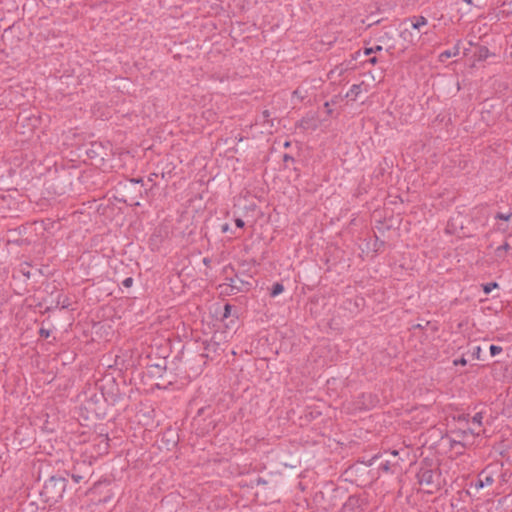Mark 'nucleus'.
Here are the masks:
<instances>
[{
	"mask_svg": "<svg viewBox=\"0 0 512 512\" xmlns=\"http://www.w3.org/2000/svg\"><path fill=\"white\" fill-rule=\"evenodd\" d=\"M68 479L63 475H53L45 481L40 497L49 506L58 503L65 493Z\"/></svg>",
	"mask_w": 512,
	"mask_h": 512,
	"instance_id": "obj_1",
	"label": "nucleus"
},
{
	"mask_svg": "<svg viewBox=\"0 0 512 512\" xmlns=\"http://www.w3.org/2000/svg\"><path fill=\"white\" fill-rule=\"evenodd\" d=\"M416 478L420 485H426L432 488L428 493H432L433 489L440 488L441 471L439 468L433 467L430 461L424 460L420 463Z\"/></svg>",
	"mask_w": 512,
	"mask_h": 512,
	"instance_id": "obj_2",
	"label": "nucleus"
},
{
	"mask_svg": "<svg viewBox=\"0 0 512 512\" xmlns=\"http://www.w3.org/2000/svg\"><path fill=\"white\" fill-rule=\"evenodd\" d=\"M99 389L103 392L104 401H106L108 405L114 406L124 399L125 394L120 391L114 378L103 383Z\"/></svg>",
	"mask_w": 512,
	"mask_h": 512,
	"instance_id": "obj_3",
	"label": "nucleus"
},
{
	"mask_svg": "<svg viewBox=\"0 0 512 512\" xmlns=\"http://www.w3.org/2000/svg\"><path fill=\"white\" fill-rule=\"evenodd\" d=\"M64 474L66 478L70 477L76 484L87 483L92 475L91 465L82 461L74 465L70 470H64Z\"/></svg>",
	"mask_w": 512,
	"mask_h": 512,
	"instance_id": "obj_4",
	"label": "nucleus"
},
{
	"mask_svg": "<svg viewBox=\"0 0 512 512\" xmlns=\"http://www.w3.org/2000/svg\"><path fill=\"white\" fill-rule=\"evenodd\" d=\"M105 403L102 391L93 393L86 400L87 409L92 410L99 419H103L106 415Z\"/></svg>",
	"mask_w": 512,
	"mask_h": 512,
	"instance_id": "obj_5",
	"label": "nucleus"
},
{
	"mask_svg": "<svg viewBox=\"0 0 512 512\" xmlns=\"http://www.w3.org/2000/svg\"><path fill=\"white\" fill-rule=\"evenodd\" d=\"M319 125L320 120L318 118L317 112L309 111L305 116L297 121L296 128H299L302 131H315Z\"/></svg>",
	"mask_w": 512,
	"mask_h": 512,
	"instance_id": "obj_6",
	"label": "nucleus"
},
{
	"mask_svg": "<svg viewBox=\"0 0 512 512\" xmlns=\"http://www.w3.org/2000/svg\"><path fill=\"white\" fill-rule=\"evenodd\" d=\"M352 92V87H350L344 95L342 93H339L337 95H334L329 101H326L324 106L327 108V114L331 115L334 111V108H331V106L335 107V109L342 108L344 106L348 105L347 97Z\"/></svg>",
	"mask_w": 512,
	"mask_h": 512,
	"instance_id": "obj_7",
	"label": "nucleus"
},
{
	"mask_svg": "<svg viewBox=\"0 0 512 512\" xmlns=\"http://www.w3.org/2000/svg\"><path fill=\"white\" fill-rule=\"evenodd\" d=\"M494 483L493 474L489 472V467L483 469L479 474L477 480L471 484V488H474L476 492L483 489L486 486H490Z\"/></svg>",
	"mask_w": 512,
	"mask_h": 512,
	"instance_id": "obj_8",
	"label": "nucleus"
},
{
	"mask_svg": "<svg viewBox=\"0 0 512 512\" xmlns=\"http://www.w3.org/2000/svg\"><path fill=\"white\" fill-rule=\"evenodd\" d=\"M229 280V286L231 287L232 291L242 292V291H249L252 287V283L249 281H245L238 276L236 278H230Z\"/></svg>",
	"mask_w": 512,
	"mask_h": 512,
	"instance_id": "obj_9",
	"label": "nucleus"
},
{
	"mask_svg": "<svg viewBox=\"0 0 512 512\" xmlns=\"http://www.w3.org/2000/svg\"><path fill=\"white\" fill-rule=\"evenodd\" d=\"M148 366L151 369L150 372L152 376L162 378L167 370L166 358H161L158 362L149 364Z\"/></svg>",
	"mask_w": 512,
	"mask_h": 512,
	"instance_id": "obj_10",
	"label": "nucleus"
},
{
	"mask_svg": "<svg viewBox=\"0 0 512 512\" xmlns=\"http://www.w3.org/2000/svg\"><path fill=\"white\" fill-rule=\"evenodd\" d=\"M410 22L411 28L420 30L421 27L426 26L428 21L424 16H412L404 20L403 24Z\"/></svg>",
	"mask_w": 512,
	"mask_h": 512,
	"instance_id": "obj_11",
	"label": "nucleus"
},
{
	"mask_svg": "<svg viewBox=\"0 0 512 512\" xmlns=\"http://www.w3.org/2000/svg\"><path fill=\"white\" fill-rule=\"evenodd\" d=\"M203 345V348L207 353H202L199 355L202 359L209 357V353H217L218 350L220 349V344L213 340L204 341Z\"/></svg>",
	"mask_w": 512,
	"mask_h": 512,
	"instance_id": "obj_12",
	"label": "nucleus"
},
{
	"mask_svg": "<svg viewBox=\"0 0 512 512\" xmlns=\"http://www.w3.org/2000/svg\"><path fill=\"white\" fill-rule=\"evenodd\" d=\"M491 55L486 46H479L475 51V57L478 61H484Z\"/></svg>",
	"mask_w": 512,
	"mask_h": 512,
	"instance_id": "obj_13",
	"label": "nucleus"
},
{
	"mask_svg": "<svg viewBox=\"0 0 512 512\" xmlns=\"http://www.w3.org/2000/svg\"><path fill=\"white\" fill-rule=\"evenodd\" d=\"M233 308H234V306L229 304V303H226L224 305L223 312H222V315H221L222 321H225L226 319L230 318L231 316H235L236 318H238L237 315L232 314Z\"/></svg>",
	"mask_w": 512,
	"mask_h": 512,
	"instance_id": "obj_14",
	"label": "nucleus"
},
{
	"mask_svg": "<svg viewBox=\"0 0 512 512\" xmlns=\"http://www.w3.org/2000/svg\"><path fill=\"white\" fill-rule=\"evenodd\" d=\"M284 291V285L281 282H275L270 289V296L276 297Z\"/></svg>",
	"mask_w": 512,
	"mask_h": 512,
	"instance_id": "obj_15",
	"label": "nucleus"
},
{
	"mask_svg": "<svg viewBox=\"0 0 512 512\" xmlns=\"http://www.w3.org/2000/svg\"><path fill=\"white\" fill-rule=\"evenodd\" d=\"M459 54V47L455 46L453 50H445L440 54V60L451 58L453 56H457Z\"/></svg>",
	"mask_w": 512,
	"mask_h": 512,
	"instance_id": "obj_16",
	"label": "nucleus"
},
{
	"mask_svg": "<svg viewBox=\"0 0 512 512\" xmlns=\"http://www.w3.org/2000/svg\"><path fill=\"white\" fill-rule=\"evenodd\" d=\"M57 305H60L62 309H67L71 305L70 299L63 294H59L57 296Z\"/></svg>",
	"mask_w": 512,
	"mask_h": 512,
	"instance_id": "obj_17",
	"label": "nucleus"
},
{
	"mask_svg": "<svg viewBox=\"0 0 512 512\" xmlns=\"http://www.w3.org/2000/svg\"><path fill=\"white\" fill-rule=\"evenodd\" d=\"M400 37L407 43L414 42V35L408 28H405L400 32Z\"/></svg>",
	"mask_w": 512,
	"mask_h": 512,
	"instance_id": "obj_18",
	"label": "nucleus"
},
{
	"mask_svg": "<svg viewBox=\"0 0 512 512\" xmlns=\"http://www.w3.org/2000/svg\"><path fill=\"white\" fill-rule=\"evenodd\" d=\"M482 420H483V413L482 412H477L471 419V423L473 425H476L478 427H481L482 426Z\"/></svg>",
	"mask_w": 512,
	"mask_h": 512,
	"instance_id": "obj_19",
	"label": "nucleus"
},
{
	"mask_svg": "<svg viewBox=\"0 0 512 512\" xmlns=\"http://www.w3.org/2000/svg\"><path fill=\"white\" fill-rule=\"evenodd\" d=\"M512 217V213L509 212V213H502V212H498L496 213L495 215V219L496 220H503V221H509Z\"/></svg>",
	"mask_w": 512,
	"mask_h": 512,
	"instance_id": "obj_20",
	"label": "nucleus"
},
{
	"mask_svg": "<svg viewBox=\"0 0 512 512\" xmlns=\"http://www.w3.org/2000/svg\"><path fill=\"white\" fill-rule=\"evenodd\" d=\"M491 356H496L502 352V347L492 344L489 348Z\"/></svg>",
	"mask_w": 512,
	"mask_h": 512,
	"instance_id": "obj_21",
	"label": "nucleus"
},
{
	"mask_svg": "<svg viewBox=\"0 0 512 512\" xmlns=\"http://www.w3.org/2000/svg\"><path fill=\"white\" fill-rule=\"evenodd\" d=\"M498 284L496 282H490L484 285L483 290L486 294H489L494 288H497Z\"/></svg>",
	"mask_w": 512,
	"mask_h": 512,
	"instance_id": "obj_22",
	"label": "nucleus"
},
{
	"mask_svg": "<svg viewBox=\"0 0 512 512\" xmlns=\"http://www.w3.org/2000/svg\"><path fill=\"white\" fill-rule=\"evenodd\" d=\"M509 249H510V245L507 242H505L503 245L497 247L495 252H496V255L500 257L501 253L503 251H508Z\"/></svg>",
	"mask_w": 512,
	"mask_h": 512,
	"instance_id": "obj_23",
	"label": "nucleus"
},
{
	"mask_svg": "<svg viewBox=\"0 0 512 512\" xmlns=\"http://www.w3.org/2000/svg\"><path fill=\"white\" fill-rule=\"evenodd\" d=\"M382 50V46L380 45H377L375 46L374 48H366L363 52V55L364 56H369L370 54L376 52V51H381Z\"/></svg>",
	"mask_w": 512,
	"mask_h": 512,
	"instance_id": "obj_24",
	"label": "nucleus"
},
{
	"mask_svg": "<svg viewBox=\"0 0 512 512\" xmlns=\"http://www.w3.org/2000/svg\"><path fill=\"white\" fill-rule=\"evenodd\" d=\"M376 458H377V457H376V455H373L371 458H369V459H367V460H366V459H364V458H363V459H357V462H358V463H361V464H364L365 466H370V465H372V462H373Z\"/></svg>",
	"mask_w": 512,
	"mask_h": 512,
	"instance_id": "obj_25",
	"label": "nucleus"
},
{
	"mask_svg": "<svg viewBox=\"0 0 512 512\" xmlns=\"http://www.w3.org/2000/svg\"><path fill=\"white\" fill-rule=\"evenodd\" d=\"M133 282H134V280H133V278H132V277H127V278H125V279L121 282V285H122L123 287H125V288H130V287H132Z\"/></svg>",
	"mask_w": 512,
	"mask_h": 512,
	"instance_id": "obj_26",
	"label": "nucleus"
},
{
	"mask_svg": "<svg viewBox=\"0 0 512 512\" xmlns=\"http://www.w3.org/2000/svg\"><path fill=\"white\" fill-rule=\"evenodd\" d=\"M453 364H454L455 366H458V365L465 366V365L467 364V360H466L464 357H461V358H459V359H455V360L453 361Z\"/></svg>",
	"mask_w": 512,
	"mask_h": 512,
	"instance_id": "obj_27",
	"label": "nucleus"
},
{
	"mask_svg": "<svg viewBox=\"0 0 512 512\" xmlns=\"http://www.w3.org/2000/svg\"><path fill=\"white\" fill-rule=\"evenodd\" d=\"M50 333L51 331L48 330V329H45V328H41L39 330V335L42 337V338H48L50 336Z\"/></svg>",
	"mask_w": 512,
	"mask_h": 512,
	"instance_id": "obj_28",
	"label": "nucleus"
},
{
	"mask_svg": "<svg viewBox=\"0 0 512 512\" xmlns=\"http://www.w3.org/2000/svg\"><path fill=\"white\" fill-rule=\"evenodd\" d=\"M463 433H464V434H466V433H470V434H471V435H473V436H474V435H477V436H479V435H480V431H476V430H475L474 428H472V427H468V428H467V430H464V431H463Z\"/></svg>",
	"mask_w": 512,
	"mask_h": 512,
	"instance_id": "obj_29",
	"label": "nucleus"
},
{
	"mask_svg": "<svg viewBox=\"0 0 512 512\" xmlns=\"http://www.w3.org/2000/svg\"><path fill=\"white\" fill-rule=\"evenodd\" d=\"M270 111L269 110H264L262 111V119L264 122H268L269 121V118H270Z\"/></svg>",
	"mask_w": 512,
	"mask_h": 512,
	"instance_id": "obj_30",
	"label": "nucleus"
},
{
	"mask_svg": "<svg viewBox=\"0 0 512 512\" xmlns=\"http://www.w3.org/2000/svg\"><path fill=\"white\" fill-rule=\"evenodd\" d=\"M379 467L381 469H383L384 471H389L390 470V462L389 461L381 462Z\"/></svg>",
	"mask_w": 512,
	"mask_h": 512,
	"instance_id": "obj_31",
	"label": "nucleus"
},
{
	"mask_svg": "<svg viewBox=\"0 0 512 512\" xmlns=\"http://www.w3.org/2000/svg\"><path fill=\"white\" fill-rule=\"evenodd\" d=\"M255 483H256L257 486H259V485H266L268 483V481L265 480L262 477H257L256 480H255Z\"/></svg>",
	"mask_w": 512,
	"mask_h": 512,
	"instance_id": "obj_32",
	"label": "nucleus"
},
{
	"mask_svg": "<svg viewBox=\"0 0 512 512\" xmlns=\"http://www.w3.org/2000/svg\"><path fill=\"white\" fill-rule=\"evenodd\" d=\"M283 161H284L285 163H287V162H294V161H295V159H294V157H293V156H291V155H289V154H284V155H283Z\"/></svg>",
	"mask_w": 512,
	"mask_h": 512,
	"instance_id": "obj_33",
	"label": "nucleus"
},
{
	"mask_svg": "<svg viewBox=\"0 0 512 512\" xmlns=\"http://www.w3.org/2000/svg\"><path fill=\"white\" fill-rule=\"evenodd\" d=\"M353 89H354V101H357L358 95L360 93V91H359L360 87L358 85L354 84Z\"/></svg>",
	"mask_w": 512,
	"mask_h": 512,
	"instance_id": "obj_34",
	"label": "nucleus"
},
{
	"mask_svg": "<svg viewBox=\"0 0 512 512\" xmlns=\"http://www.w3.org/2000/svg\"><path fill=\"white\" fill-rule=\"evenodd\" d=\"M235 225L238 228H243L245 226V222L241 218H236L235 219Z\"/></svg>",
	"mask_w": 512,
	"mask_h": 512,
	"instance_id": "obj_35",
	"label": "nucleus"
},
{
	"mask_svg": "<svg viewBox=\"0 0 512 512\" xmlns=\"http://www.w3.org/2000/svg\"><path fill=\"white\" fill-rule=\"evenodd\" d=\"M202 262H203V264H204L205 266L209 267V266H210V264H211V259H210V258H208V257H205V258H203Z\"/></svg>",
	"mask_w": 512,
	"mask_h": 512,
	"instance_id": "obj_36",
	"label": "nucleus"
},
{
	"mask_svg": "<svg viewBox=\"0 0 512 512\" xmlns=\"http://www.w3.org/2000/svg\"><path fill=\"white\" fill-rule=\"evenodd\" d=\"M221 231L223 233H226L229 231V225L227 223L223 224L222 227H221Z\"/></svg>",
	"mask_w": 512,
	"mask_h": 512,
	"instance_id": "obj_37",
	"label": "nucleus"
},
{
	"mask_svg": "<svg viewBox=\"0 0 512 512\" xmlns=\"http://www.w3.org/2000/svg\"><path fill=\"white\" fill-rule=\"evenodd\" d=\"M28 508H30L29 512H35L36 510L35 504L33 502L28 504Z\"/></svg>",
	"mask_w": 512,
	"mask_h": 512,
	"instance_id": "obj_38",
	"label": "nucleus"
},
{
	"mask_svg": "<svg viewBox=\"0 0 512 512\" xmlns=\"http://www.w3.org/2000/svg\"><path fill=\"white\" fill-rule=\"evenodd\" d=\"M293 95H294V96L299 97L300 99H303V98H304V97L301 95V93H300V90H299V89H296V90L293 92Z\"/></svg>",
	"mask_w": 512,
	"mask_h": 512,
	"instance_id": "obj_39",
	"label": "nucleus"
},
{
	"mask_svg": "<svg viewBox=\"0 0 512 512\" xmlns=\"http://www.w3.org/2000/svg\"><path fill=\"white\" fill-rule=\"evenodd\" d=\"M132 183H143V179L142 178H132L130 180Z\"/></svg>",
	"mask_w": 512,
	"mask_h": 512,
	"instance_id": "obj_40",
	"label": "nucleus"
},
{
	"mask_svg": "<svg viewBox=\"0 0 512 512\" xmlns=\"http://www.w3.org/2000/svg\"><path fill=\"white\" fill-rule=\"evenodd\" d=\"M361 56V51H357L354 53L353 59L354 61L358 60V58Z\"/></svg>",
	"mask_w": 512,
	"mask_h": 512,
	"instance_id": "obj_41",
	"label": "nucleus"
},
{
	"mask_svg": "<svg viewBox=\"0 0 512 512\" xmlns=\"http://www.w3.org/2000/svg\"><path fill=\"white\" fill-rule=\"evenodd\" d=\"M62 0H47L49 4H56L58 5Z\"/></svg>",
	"mask_w": 512,
	"mask_h": 512,
	"instance_id": "obj_42",
	"label": "nucleus"
},
{
	"mask_svg": "<svg viewBox=\"0 0 512 512\" xmlns=\"http://www.w3.org/2000/svg\"><path fill=\"white\" fill-rule=\"evenodd\" d=\"M154 177H157V174H155V173L151 174V175L148 177V181H149V182H153Z\"/></svg>",
	"mask_w": 512,
	"mask_h": 512,
	"instance_id": "obj_43",
	"label": "nucleus"
},
{
	"mask_svg": "<svg viewBox=\"0 0 512 512\" xmlns=\"http://www.w3.org/2000/svg\"><path fill=\"white\" fill-rule=\"evenodd\" d=\"M385 37L388 39L392 38V36H390L388 32H384L383 36H381V39H384Z\"/></svg>",
	"mask_w": 512,
	"mask_h": 512,
	"instance_id": "obj_44",
	"label": "nucleus"
},
{
	"mask_svg": "<svg viewBox=\"0 0 512 512\" xmlns=\"http://www.w3.org/2000/svg\"><path fill=\"white\" fill-rule=\"evenodd\" d=\"M465 420L467 423H469V416L468 415H463L462 417L459 418V420Z\"/></svg>",
	"mask_w": 512,
	"mask_h": 512,
	"instance_id": "obj_45",
	"label": "nucleus"
},
{
	"mask_svg": "<svg viewBox=\"0 0 512 512\" xmlns=\"http://www.w3.org/2000/svg\"><path fill=\"white\" fill-rule=\"evenodd\" d=\"M232 324H234V320H233V319H231V320H230V323L225 324V326H226L227 328H231V327H232Z\"/></svg>",
	"mask_w": 512,
	"mask_h": 512,
	"instance_id": "obj_46",
	"label": "nucleus"
},
{
	"mask_svg": "<svg viewBox=\"0 0 512 512\" xmlns=\"http://www.w3.org/2000/svg\"><path fill=\"white\" fill-rule=\"evenodd\" d=\"M367 61H369L370 63H375L377 61L376 57H371L369 58Z\"/></svg>",
	"mask_w": 512,
	"mask_h": 512,
	"instance_id": "obj_47",
	"label": "nucleus"
},
{
	"mask_svg": "<svg viewBox=\"0 0 512 512\" xmlns=\"http://www.w3.org/2000/svg\"><path fill=\"white\" fill-rule=\"evenodd\" d=\"M353 498L355 499V498H356V495H353ZM360 501L362 502V499L357 498V499H356V501L354 500V505H355L356 503H359Z\"/></svg>",
	"mask_w": 512,
	"mask_h": 512,
	"instance_id": "obj_48",
	"label": "nucleus"
},
{
	"mask_svg": "<svg viewBox=\"0 0 512 512\" xmlns=\"http://www.w3.org/2000/svg\"><path fill=\"white\" fill-rule=\"evenodd\" d=\"M479 353H480V347H479V346H477V347H476V352H475L474 354H476V355H477V357H479Z\"/></svg>",
	"mask_w": 512,
	"mask_h": 512,
	"instance_id": "obj_49",
	"label": "nucleus"
},
{
	"mask_svg": "<svg viewBox=\"0 0 512 512\" xmlns=\"http://www.w3.org/2000/svg\"><path fill=\"white\" fill-rule=\"evenodd\" d=\"M289 146H290V142H289V141H286V142L284 143V147H285V148H288Z\"/></svg>",
	"mask_w": 512,
	"mask_h": 512,
	"instance_id": "obj_50",
	"label": "nucleus"
},
{
	"mask_svg": "<svg viewBox=\"0 0 512 512\" xmlns=\"http://www.w3.org/2000/svg\"><path fill=\"white\" fill-rule=\"evenodd\" d=\"M354 304H355L357 307H358V306H360V303L358 302V300H355V301H354Z\"/></svg>",
	"mask_w": 512,
	"mask_h": 512,
	"instance_id": "obj_51",
	"label": "nucleus"
},
{
	"mask_svg": "<svg viewBox=\"0 0 512 512\" xmlns=\"http://www.w3.org/2000/svg\"><path fill=\"white\" fill-rule=\"evenodd\" d=\"M466 3L470 4L472 3V0H464Z\"/></svg>",
	"mask_w": 512,
	"mask_h": 512,
	"instance_id": "obj_52",
	"label": "nucleus"
},
{
	"mask_svg": "<svg viewBox=\"0 0 512 512\" xmlns=\"http://www.w3.org/2000/svg\"><path fill=\"white\" fill-rule=\"evenodd\" d=\"M100 482L95 483L94 487L96 488L98 485H100Z\"/></svg>",
	"mask_w": 512,
	"mask_h": 512,
	"instance_id": "obj_53",
	"label": "nucleus"
},
{
	"mask_svg": "<svg viewBox=\"0 0 512 512\" xmlns=\"http://www.w3.org/2000/svg\"><path fill=\"white\" fill-rule=\"evenodd\" d=\"M392 454H393L394 456H396V455L398 454V452H397V451H394Z\"/></svg>",
	"mask_w": 512,
	"mask_h": 512,
	"instance_id": "obj_54",
	"label": "nucleus"
},
{
	"mask_svg": "<svg viewBox=\"0 0 512 512\" xmlns=\"http://www.w3.org/2000/svg\"><path fill=\"white\" fill-rule=\"evenodd\" d=\"M20 512H25V508H22V509L20 510Z\"/></svg>",
	"mask_w": 512,
	"mask_h": 512,
	"instance_id": "obj_55",
	"label": "nucleus"
},
{
	"mask_svg": "<svg viewBox=\"0 0 512 512\" xmlns=\"http://www.w3.org/2000/svg\"><path fill=\"white\" fill-rule=\"evenodd\" d=\"M510 55H511V57H512V52H511V54H510Z\"/></svg>",
	"mask_w": 512,
	"mask_h": 512,
	"instance_id": "obj_56",
	"label": "nucleus"
}]
</instances>
